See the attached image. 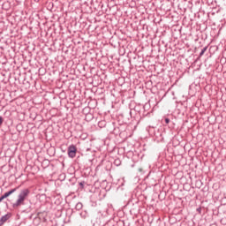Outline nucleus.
Returning <instances> with one entry per match:
<instances>
[{
	"instance_id": "nucleus-7",
	"label": "nucleus",
	"mask_w": 226,
	"mask_h": 226,
	"mask_svg": "<svg viewBox=\"0 0 226 226\" xmlns=\"http://www.w3.org/2000/svg\"><path fill=\"white\" fill-rule=\"evenodd\" d=\"M164 121H165L166 124H169L170 123V119H169V118H165Z\"/></svg>"
},
{
	"instance_id": "nucleus-4",
	"label": "nucleus",
	"mask_w": 226,
	"mask_h": 226,
	"mask_svg": "<svg viewBox=\"0 0 226 226\" xmlns=\"http://www.w3.org/2000/svg\"><path fill=\"white\" fill-rule=\"evenodd\" d=\"M8 218H10L8 215H4L1 219H0V226L3 225L4 223V222H6L8 220Z\"/></svg>"
},
{
	"instance_id": "nucleus-8",
	"label": "nucleus",
	"mask_w": 226,
	"mask_h": 226,
	"mask_svg": "<svg viewBox=\"0 0 226 226\" xmlns=\"http://www.w3.org/2000/svg\"><path fill=\"white\" fill-rule=\"evenodd\" d=\"M3 124V117H0V126Z\"/></svg>"
},
{
	"instance_id": "nucleus-5",
	"label": "nucleus",
	"mask_w": 226,
	"mask_h": 226,
	"mask_svg": "<svg viewBox=\"0 0 226 226\" xmlns=\"http://www.w3.org/2000/svg\"><path fill=\"white\" fill-rule=\"evenodd\" d=\"M206 50H207V47H205L200 53V57H202L204 54H206Z\"/></svg>"
},
{
	"instance_id": "nucleus-2",
	"label": "nucleus",
	"mask_w": 226,
	"mask_h": 226,
	"mask_svg": "<svg viewBox=\"0 0 226 226\" xmlns=\"http://www.w3.org/2000/svg\"><path fill=\"white\" fill-rule=\"evenodd\" d=\"M67 154L69 158H75L77 156V147L75 145H71L67 148Z\"/></svg>"
},
{
	"instance_id": "nucleus-9",
	"label": "nucleus",
	"mask_w": 226,
	"mask_h": 226,
	"mask_svg": "<svg viewBox=\"0 0 226 226\" xmlns=\"http://www.w3.org/2000/svg\"><path fill=\"white\" fill-rule=\"evenodd\" d=\"M3 200H4V198H3V196L0 198V202H3Z\"/></svg>"
},
{
	"instance_id": "nucleus-6",
	"label": "nucleus",
	"mask_w": 226,
	"mask_h": 226,
	"mask_svg": "<svg viewBox=\"0 0 226 226\" xmlns=\"http://www.w3.org/2000/svg\"><path fill=\"white\" fill-rule=\"evenodd\" d=\"M115 165L119 166L121 165V161L119 159L115 160L114 162Z\"/></svg>"
},
{
	"instance_id": "nucleus-1",
	"label": "nucleus",
	"mask_w": 226,
	"mask_h": 226,
	"mask_svg": "<svg viewBox=\"0 0 226 226\" xmlns=\"http://www.w3.org/2000/svg\"><path fill=\"white\" fill-rule=\"evenodd\" d=\"M27 195H29V190L25 189L21 191L18 196V200L12 205L13 207H19V206H22L24 204V201L27 198Z\"/></svg>"
},
{
	"instance_id": "nucleus-3",
	"label": "nucleus",
	"mask_w": 226,
	"mask_h": 226,
	"mask_svg": "<svg viewBox=\"0 0 226 226\" xmlns=\"http://www.w3.org/2000/svg\"><path fill=\"white\" fill-rule=\"evenodd\" d=\"M15 192H17V189H12L8 192H5L4 195H3L2 197L3 199H7V197H10V195H11V193H15Z\"/></svg>"
}]
</instances>
